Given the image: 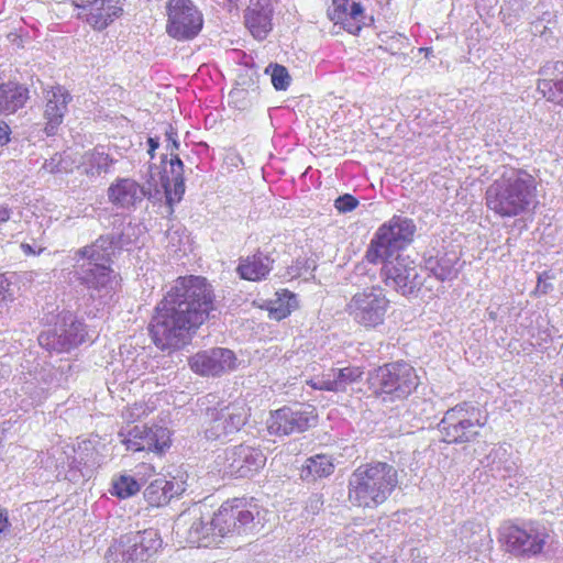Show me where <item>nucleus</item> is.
<instances>
[{"label":"nucleus","mask_w":563,"mask_h":563,"mask_svg":"<svg viewBox=\"0 0 563 563\" xmlns=\"http://www.w3.org/2000/svg\"><path fill=\"white\" fill-rule=\"evenodd\" d=\"M217 309L216 294L206 277H178L158 301L148 324L153 343L162 351L188 345Z\"/></svg>","instance_id":"obj_1"},{"label":"nucleus","mask_w":563,"mask_h":563,"mask_svg":"<svg viewBox=\"0 0 563 563\" xmlns=\"http://www.w3.org/2000/svg\"><path fill=\"white\" fill-rule=\"evenodd\" d=\"M485 205L501 219L529 213L538 203V181L521 168L505 170L485 190Z\"/></svg>","instance_id":"obj_2"},{"label":"nucleus","mask_w":563,"mask_h":563,"mask_svg":"<svg viewBox=\"0 0 563 563\" xmlns=\"http://www.w3.org/2000/svg\"><path fill=\"white\" fill-rule=\"evenodd\" d=\"M399 483L398 471L389 463L372 461L350 475L347 499L353 507L374 509L385 504Z\"/></svg>","instance_id":"obj_3"},{"label":"nucleus","mask_w":563,"mask_h":563,"mask_svg":"<svg viewBox=\"0 0 563 563\" xmlns=\"http://www.w3.org/2000/svg\"><path fill=\"white\" fill-rule=\"evenodd\" d=\"M366 383L373 397L393 404L407 400L421 380L417 369L401 360L375 367L368 373Z\"/></svg>","instance_id":"obj_4"},{"label":"nucleus","mask_w":563,"mask_h":563,"mask_svg":"<svg viewBox=\"0 0 563 563\" xmlns=\"http://www.w3.org/2000/svg\"><path fill=\"white\" fill-rule=\"evenodd\" d=\"M550 539L547 528L536 520H506L498 529L503 550L516 558H537L544 553Z\"/></svg>","instance_id":"obj_5"},{"label":"nucleus","mask_w":563,"mask_h":563,"mask_svg":"<svg viewBox=\"0 0 563 563\" xmlns=\"http://www.w3.org/2000/svg\"><path fill=\"white\" fill-rule=\"evenodd\" d=\"M205 404L202 426L209 440H219L238 432L250 417V408L243 400L227 402L209 394Z\"/></svg>","instance_id":"obj_6"},{"label":"nucleus","mask_w":563,"mask_h":563,"mask_svg":"<svg viewBox=\"0 0 563 563\" xmlns=\"http://www.w3.org/2000/svg\"><path fill=\"white\" fill-rule=\"evenodd\" d=\"M163 540L155 529L121 534L108 548L107 563H150L162 549Z\"/></svg>","instance_id":"obj_7"},{"label":"nucleus","mask_w":563,"mask_h":563,"mask_svg":"<svg viewBox=\"0 0 563 563\" xmlns=\"http://www.w3.org/2000/svg\"><path fill=\"white\" fill-rule=\"evenodd\" d=\"M261 515V506L251 496L232 497L224 500L213 512L217 533L227 537L247 536Z\"/></svg>","instance_id":"obj_8"},{"label":"nucleus","mask_w":563,"mask_h":563,"mask_svg":"<svg viewBox=\"0 0 563 563\" xmlns=\"http://www.w3.org/2000/svg\"><path fill=\"white\" fill-rule=\"evenodd\" d=\"M391 308V301L380 285L367 286L353 294L345 305V312L367 331L382 327Z\"/></svg>","instance_id":"obj_9"},{"label":"nucleus","mask_w":563,"mask_h":563,"mask_svg":"<svg viewBox=\"0 0 563 563\" xmlns=\"http://www.w3.org/2000/svg\"><path fill=\"white\" fill-rule=\"evenodd\" d=\"M487 415L468 402L449 409L439 423L442 440L448 444H462L474 441L487 424Z\"/></svg>","instance_id":"obj_10"},{"label":"nucleus","mask_w":563,"mask_h":563,"mask_svg":"<svg viewBox=\"0 0 563 563\" xmlns=\"http://www.w3.org/2000/svg\"><path fill=\"white\" fill-rule=\"evenodd\" d=\"M317 408L307 402H294L272 410L266 419V429L271 435L285 437L302 433L318 424Z\"/></svg>","instance_id":"obj_11"},{"label":"nucleus","mask_w":563,"mask_h":563,"mask_svg":"<svg viewBox=\"0 0 563 563\" xmlns=\"http://www.w3.org/2000/svg\"><path fill=\"white\" fill-rule=\"evenodd\" d=\"M81 257L88 260L80 280L89 289L110 290L120 284V276L111 268V253L98 243L85 246L78 251Z\"/></svg>","instance_id":"obj_12"},{"label":"nucleus","mask_w":563,"mask_h":563,"mask_svg":"<svg viewBox=\"0 0 563 563\" xmlns=\"http://www.w3.org/2000/svg\"><path fill=\"white\" fill-rule=\"evenodd\" d=\"M383 283L404 297L417 296L423 286L416 263L409 256L397 253L393 261H386L380 269Z\"/></svg>","instance_id":"obj_13"},{"label":"nucleus","mask_w":563,"mask_h":563,"mask_svg":"<svg viewBox=\"0 0 563 563\" xmlns=\"http://www.w3.org/2000/svg\"><path fill=\"white\" fill-rule=\"evenodd\" d=\"M166 32L177 41L196 37L202 29L203 18L191 0H168Z\"/></svg>","instance_id":"obj_14"},{"label":"nucleus","mask_w":563,"mask_h":563,"mask_svg":"<svg viewBox=\"0 0 563 563\" xmlns=\"http://www.w3.org/2000/svg\"><path fill=\"white\" fill-rule=\"evenodd\" d=\"M122 442L129 451L163 455L172 445V432L155 423L134 426Z\"/></svg>","instance_id":"obj_15"},{"label":"nucleus","mask_w":563,"mask_h":563,"mask_svg":"<svg viewBox=\"0 0 563 563\" xmlns=\"http://www.w3.org/2000/svg\"><path fill=\"white\" fill-rule=\"evenodd\" d=\"M178 533H183L185 542L191 548H213L219 544L222 534H218L213 525V516L205 520L201 511L183 514L178 518Z\"/></svg>","instance_id":"obj_16"},{"label":"nucleus","mask_w":563,"mask_h":563,"mask_svg":"<svg viewBox=\"0 0 563 563\" xmlns=\"http://www.w3.org/2000/svg\"><path fill=\"white\" fill-rule=\"evenodd\" d=\"M219 460L225 474L234 477H250L264 467L266 457L260 449L239 445L224 452Z\"/></svg>","instance_id":"obj_17"},{"label":"nucleus","mask_w":563,"mask_h":563,"mask_svg":"<svg viewBox=\"0 0 563 563\" xmlns=\"http://www.w3.org/2000/svg\"><path fill=\"white\" fill-rule=\"evenodd\" d=\"M236 357L229 349L199 351L188 358L190 369L200 376H220L235 367Z\"/></svg>","instance_id":"obj_18"},{"label":"nucleus","mask_w":563,"mask_h":563,"mask_svg":"<svg viewBox=\"0 0 563 563\" xmlns=\"http://www.w3.org/2000/svg\"><path fill=\"white\" fill-rule=\"evenodd\" d=\"M143 185L133 178L118 177L107 189L109 202L118 209H135L146 197Z\"/></svg>","instance_id":"obj_19"},{"label":"nucleus","mask_w":563,"mask_h":563,"mask_svg":"<svg viewBox=\"0 0 563 563\" xmlns=\"http://www.w3.org/2000/svg\"><path fill=\"white\" fill-rule=\"evenodd\" d=\"M273 0H249L244 10V25L258 41L265 40L273 30Z\"/></svg>","instance_id":"obj_20"},{"label":"nucleus","mask_w":563,"mask_h":563,"mask_svg":"<svg viewBox=\"0 0 563 563\" xmlns=\"http://www.w3.org/2000/svg\"><path fill=\"white\" fill-rule=\"evenodd\" d=\"M537 91L550 103L563 108V62H549L539 69Z\"/></svg>","instance_id":"obj_21"},{"label":"nucleus","mask_w":563,"mask_h":563,"mask_svg":"<svg viewBox=\"0 0 563 563\" xmlns=\"http://www.w3.org/2000/svg\"><path fill=\"white\" fill-rule=\"evenodd\" d=\"M186 487L183 477L156 478L146 486L143 497L147 508H161L167 506L173 498L181 496Z\"/></svg>","instance_id":"obj_22"},{"label":"nucleus","mask_w":563,"mask_h":563,"mask_svg":"<svg viewBox=\"0 0 563 563\" xmlns=\"http://www.w3.org/2000/svg\"><path fill=\"white\" fill-rule=\"evenodd\" d=\"M46 103L44 108L45 126L44 132L55 135L63 123L71 96L68 90L59 85L52 87L45 92Z\"/></svg>","instance_id":"obj_23"},{"label":"nucleus","mask_w":563,"mask_h":563,"mask_svg":"<svg viewBox=\"0 0 563 563\" xmlns=\"http://www.w3.org/2000/svg\"><path fill=\"white\" fill-rule=\"evenodd\" d=\"M329 19L340 24L350 34L356 35L364 25V9L357 0H332Z\"/></svg>","instance_id":"obj_24"},{"label":"nucleus","mask_w":563,"mask_h":563,"mask_svg":"<svg viewBox=\"0 0 563 563\" xmlns=\"http://www.w3.org/2000/svg\"><path fill=\"white\" fill-rule=\"evenodd\" d=\"M274 264L275 260L269 254L256 250L253 254L240 257L235 272L243 280L262 282L267 279Z\"/></svg>","instance_id":"obj_25"},{"label":"nucleus","mask_w":563,"mask_h":563,"mask_svg":"<svg viewBox=\"0 0 563 563\" xmlns=\"http://www.w3.org/2000/svg\"><path fill=\"white\" fill-rule=\"evenodd\" d=\"M364 367L356 365H349L339 368L333 378H325L324 375L311 379L308 385L316 390L325 391H343L347 385L355 384L363 378Z\"/></svg>","instance_id":"obj_26"},{"label":"nucleus","mask_w":563,"mask_h":563,"mask_svg":"<svg viewBox=\"0 0 563 563\" xmlns=\"http://www.w3.org/2000/svg\"><path fill=\"white\" fill-rule=\"evenodd\" d=\"M121 13L122 8L117 5V2L113 0H99L87 9L85 13H77V16L90 24L95 30L100 31L112 23Z\"/></svg>","instance_id":"obj_27"},{"label":"nucleus","mask_w":563,"mask_h":563,"mask_svg":"<svg viewBox=\"0 0 563 563\" xmlns=\"http://www.w3.org/2000/svg\"><path fill=\"white\" fill-rule=\"evenodd\" d=\"M29 99V89L18 81L0 84V113L13 114L23 108Z\"/></svg>","instance_id":"obj_28"},{"label":"nucleus","mask_w":563,"mask_h":563,"mask_svg":"<svg viewBox=\"0 0 563 563\" xmlns=\"http://www.w3.org/2000/svg\"><path fill=\"white\" fill-rule=\"evenodd\" d=\"M385 229L378 228L373 239L371 240L366 252L365 260L367 263L377 265L378 263H386V261H393L399 251L397 246L388 240Z\"/></svg>","instance_id":"obj_29"},{"label":"nucleus","mask_w":563,"mask_h":563,"mask_svg":"<svg viewBox=\"0 0 563 563\" xmlns=\"http://www.w3.org/2000/svg\"><path fill=\"white\" fill-rule=\"evenodd\" d=\"M380 229H385V233L398 250L408 245L415 236L416 225L411 219L394 216L387 222L383 223Z\"/></svg>","instance_id":"obj_30"},{"label":"nucleus","mask_w":563,"mask_h":563,"mask_svg":"<svg viewBox=\"0 0 563 563\" xmlns=\"http://www.w3.org/2000/svg\"><path fill=\"white\" fill-rule=\"evenodd\" d=\"M170 175H166L163 179L166 199L169 205L180 201L185 192L184 164L178 155L169 161Z\"/></svg>","instance_id":"obj_31"},{"label":"nucleus","mask_w":563,"mask_h":563,"mask_svg":"<svg viewBox=\"0 0 563 563\" xmlns=\"http://www.w3.org/2000/svg\"><path fill=\"white\" fill-rule=\"evenodd\" d=\"M298 308L299 301L297 295L287 288H283L275 292V299L268 301L266 310L271 319L282 321L288 318Z\"/></svg>","instance_id":"obj_32"},{"label":"nucleus","mask_w":563,"mask_h":563,"mask_svg":"<svg viewBox=\"0 0 563 563\" xmlns=\"http://www.w3.org/2000/svg\"><path fill=\"white\" fill-rule=\"evenodd\" d=\"M334 472V463L330 455L316 454L308 457L301 467L300 477L303 481H317L330 476Z\"/></svg>","instance_id":"obj_33"},{"label":"nucleus","mask_w":563,"mask_h":563,"mask_svg":"<svg viewBox=\"0 0 563 563\" xmlns=\"http://www.w3.org/2000/svg\"><path fill=\"white\" fill-rule=\"evenodd\" d=\"M114 163L115 159L110 154L96 147L84 154L81 167L85 175L95 177L102 173H109Z\"/></svg>","instance_id":"obj_34"},{"label":"nucleus","mask_w":563,"mask_h":563,"mask_svg":"<svg viewBox=\"0 0 563 563\" xmlns=\"http://www.w3.org/2000/svg\"><path fill=\"white\" fill-rule=\"evenodd\" d=\"M457 262L459 257L454 253H444L435 257H430L427 261V265L435 278L445 282L457 276Z\"/></svg>","instance_id":"obj_35"},{"label":"nucleus","mask_w":563,"mask_h":563,"mask_svg":"<svg viewBox=\"0 0 563 563\" xmlns=\"http://www.w3.org/2000/svg\"><path fill=\"white\" fill-rule=\"evenodd\" d=\"M140 488L139 482L133 476L119 475L113 478L110 493L120 499H126L136 495Z\"/></svg>","instance_id":"obj_36"},{"label":"nucleus","mask_w":563,"mask_h":563,"mask_svg":"<svg viewBox=\"0 0 563 563\" xmlns=\"http://www.w3.org/2000/svg\"><path fill=\"white\" fill-rule=\"evenodd\" d=\"M266 73H271L272 84L277 90H285L290 84V77L286 67L279 64H271L266 68Z\"/></svg>","instance_id":"obj_37"},{"label":"nucleus","mask_w":563,"mask_h":563,"mask_svg":"<svg viewBox=\"0 0 563 563\" xmlns=\"http://www.w3.org/2000/svg\"><path fill=\"white\" fill-rule=\"evenodd\" d=\"M14 300V289L11 280L5 274L0 273V306L7 305Z\"/></svg>","instance_id":"obj_38"},{"label":"nucleus","mask_w":563,"mask_h":563,"mask_svg":"<svg viewBox=\"0 0 563 563\" xmlns=\"http://www.w3.org/2000/svg\"><path fill=\"white\" fill-rule=\"evenodd\" d=\"M552 278H554V275L549 271H545V272H542L541 274H539L538 280H537V286L532 290L531 295L534 297H541V296L547 295L552 289V284L547 283L545 280L552 279Z\"/></svg>","instance_id":"obj_39"},{"label":"nucleus","mask_w":563,"mask_h":563,"mask_svg":"<svg viewBox=\"0 0 563 563\" xmlns=\"http://www.w3.org/2000/svg\"><path fill=\"white\" fill-rule=\"evenodd\" d=\"M357 206L358 200L350 194L340 196L334 200V207L341 213L351 212L356 209Z\"/></svg>","instance_id":"obj_40"},{"label":"nucleus","mask_w":563,"mask_h":563,"mask_svg":"<svg viewBox=\"0 0 563 563\" xmlns=\"http://www.w3.org/2000/svg\"><path fill=\"white\" fill-rule=\"evenodd\" d=\"M145 413L144 405L142 404H133L132 406H128L124 410V417L128 420H134L140 418Z\"/></svg>","instance_id":"obj_41"},{"label":"nucleus","mask_w":563,"mask_h":563,"mask_svg":"<svg viewBox=\"0 0 563 563\" xmlns=\"http://www.w3.org/2000/svg\"><path fill=\"white\" fill-rule=\"evenodd\" d=\"M11 134L10 125L5 121L0 120V146H5L10 143Z\"/></svg>","instance_id":"obj_42"},{"label":"nucleus","mask_w":563,"mask_h":563,"mask_svg":"<svg viewBox=\"0 0 563 563\" xmlns=\"http://www.w3.org/2000/svg\"><path fill=\"white\" fill-rule=\"evenodd\" d=\"M10 528L8 510L0 506V533L8 531Z\"/></svg>","instance_id":"obj_43"},{"label":"nucleus","mask_w":563,"mask_h":563,"mask_svg":"<svg viewBox=\"0 0 563 563\" xmlns=\"http://www.w3.org/2000/svg\"><path fill=\"white\" fill-rule=\"evenodd\" d=\"M11 217V209L5 205H0V223L9 221Z\"/></svg>","instance_id":"obj_44"},{"label":"nucleus","mask_w":563,"mask_h":563,"mask_svg":"<svg viewBox=\"0 0 563 563\" xmlns=\"http://www.w3.org/2000/svg\"><path fill=\"white\" fill-rule=\"evenodd\" d=\"M148 145H150L148 153L153 157L154 156V151L158 147V142L155 139L150 137L148 139Z\"/></svg>","instance_id":"obj_45"},{"label":"nucleus","mask_w":563,"mask_h":563,"mask_svg":"<svg viewBox=\"0 0 563 563\" xmlns=\"http://www.w3.org/2000/svg\"><path fill=\"white\" fill-rule=\"evenodd\" d=\"M21 249L25 255H34L35 254L34 249L27 243H22Z\"/></svg>","instance_id":"obj_46"},{"label":"nucleus","mask_w":563,"mask_h":563,"mask_svg":"<svg viewBox=\"0 0 563 563\" xmlns=\"http://www.w3.org/2000/svg\"><path fill=\"white\" fill-rule=\"evenodd\" d=\"M174 135H175V133H174L173 129H170L169 131L166 132L167 139L170 140L173 142V146L175 148H177L178 144H177L176 140L174 139Z\"/></svg>","instance_id":"obj_47"},{"label":"nucleus","mask_w":563,"mask_h":563,"mask_svg":"<svg viewBox=\"0 0 563 563\" xmlns=\"http://www.w3.org/2000/svg\"><path fill=\"white\" fill-rule=\"evenodd\" d=\"M46 339H48V335H47V334H41V335L38 336V342H40V344H41L42 346H44V345H45L44 341H45Z\"/></svg>","instance_id":"obj_48"}]
</instances>
